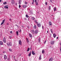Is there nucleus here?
Wrapping results in <instances>:
<instances>
[{"mask_svg":"<svg viewBox=\"0 0 61 61\" xmlns=\"http://www.w3.org/2000/svg\"><path fill=\"white\" fill-rule=\"evenodd\" d=\"M3 22H3L4 23V22H5V20H3Z\"/></svg>","mask_w":61,"mask_h":61,"instance_id":"a18cd8bd","label":"nucleus"},{"mask_svg":"<svg viewBox=\"0 0 61 61\" xmlns=\"http://www.w3.org/2000/svg\"><path fill=\"white\" fill-rule=\"evenodd\" d=\"M19 45H20V46H22V41H21L20 40H19Z\"/></svg>","mask_w":61,"mask_h":61,"instance_id":"7ed1b4c3","label":"nucleus"},{"mask_svg":"<svg viewBox=\"0 0 61 61\" xmlns=\"http://www.w3.org/2000/svg\"><path fill=\"white\" fill-rule=\"evenodd\" d=\"M27 42L28 44L29 43V40H27Z\"/></svg>","mask_w":61,"mask_h":61,"instance_id":"f704fd0d","label":"nucleus"},{"mask_svg":"<svg viewBox=\"0 0 61 61\" xmlns=\"http://www.w3.org/2000/svg\"><path fill=\"white\" fill-rule=\"evenodd\" d=\"M9 58L10 59V56H9Z\"/></svg>","mask_w":61,"mask_h":61,"instance_id":"09e8293b","label":"nucleus"},{"mask_svg":"<svg viewBox=\"0 0 61 61\" xmlns=\"http://www.w3.org/2000/svg\"><path fill=\"white\" fill-rule=\"evenodd\" d=\"M7 4V2H5L3 3V4H4V5H5V4Z\"/></svg>","mask_w":61,"mask_h":61,"instance_id":"2f4dec72","label":"nucleus"},{"mask_svg":"<svg viewBox=\"0 0 61 61\" xmlns=\"http://www.w3.org/2000/svg\"><path fill=\"white\" fill-rule=\"evenodd\" d=\"M26 40H28V38H26Z\"/></svg>","mask_w":61,"mask_h":61,"instance_id":"8fccbe9b","label":"nucleus"},{"mask_svg":"<svg viewBox=\"0 0 61 61\" xmlns=\"http://www.w3.org/2000/svg\"><path fill=\"white\" fill-rule=\"evenodd\" d=\"M31 32H32V33H33V34H35V31L34 30H31Z\"/></svg>","mask_w":61,"mask_h":61,"instance_id":"9b49d317","label":"nucleus"},{"mask_svg":"<svg viewBox=\"0 0 61 61\" xmlns=\"http://www.w3.org/2000/svg\"><path fill=\"white\" fill-rule=\"evenodd\" d=\"M37 25L38 27H41V24H40V23H38L37 24Z\"/></svg>","mask_w":61,"mask_h":61,"instance_id":"20e7f679","label":"nucleus"},{"mask_svg":"<svg viewBox=\"0 0 61 61\" xmlns=\"http://www.w3.org/2000/svg\"><path fill=\"white\" fill-rule=\"evenodd\" d=\"M41 55H40V57H39V60H41Z\"/></svg>","mask_w":61,"mask_h":61,"instance_id":"c85d7f7f","label":"nucleus"},{"mask_svg":"<svg viewBox=\"0 0 61 61\" xmlns=\"http://www.w3.org/2000/svg\"><path fill=\"white\" fill-rule=\"evenodd\" d=\"M39 0H36V2H39Z\"/></svg>","mask_w":61,"mask_h":61,"instance_id":"ea45409f","label":"nucleus"},{"mask_svg":"<svg viewBox=\"0 0 61 61\" xmlns=\"http://www.w3.org/2000/svg\"><path fill=\"white\" fill-rule=\"evenodd\" d=\"M49 10H50L51 9V7L50 6H49L48 7Z\"/></svg>","mask_w":61,"mask_h":61,"instance_id":"a878e982","label":"nucleus"},{"mask_svg":"<svg viewBox=\"0 0 61 61\" xmlns=\"http://www.w3.org/2000/svg\"><path fill=\"white\" fill-rule=\"evenodd\" d=\"M42 29H44V27H43V26H42Z\"/></svg>","mask_w":61,"mask_h":61,"instance_id":"3c124183","label":"nucleus"},{"mask_svg":"<svg viewBox=\"0 0 61 61\" xmlns=\"http://www.w3.org/2000/svg\"><path fill=\"white\" fill-rule=\"evenodd\" d=\"M53 35L54 37V38H55L56 37V35L55 34V33H54Z\"/></svg>","mask_w":61,"mask_h":61,"instance_id":"dca6fc26","label":"nucleus"},{"mask_svg":"<svg viewBox=\"0 0 61 61\" xmlns=\"http://www.w3.org/2000/svg\"><path fill=\"white\" fill-rule=\"evenodd\" d=\"M47 33H48V31H47Z\"/></svg>","mask_w":61,"mask_h":61,"instance_id":"bf43d9fd","label":"nucleus"},{"mask_svg":"<svg viewBox=\"0 0 61 61\" xmlns=\"http://www.w3.org/2000/svg\"><path fill=\"white\" fill-rule=\"evenodd\" d=\"M42 53L43 54H44V53H45V50H42Z\"/></svg>","mask_w":61,"mask_h":61,"instance_id":"5701e85b","label":"nucleus"},{"mask_svg":"<svg viewBox=\"0 0 61 61\" xmlns=\"http://www.w3.org/2000/svg\"><path fill=\"white\" fill-rule=\"evenodd\" d=\"M46 41L44 42V44H46Z\"/></svg>","mask_w":61,"mask_h":61,"instance_id":"79ce46f5","label":"nucleus"},{"mask_svg":"<svg viewBox=\"0 0 61 61\" xmlns=\"http://www.w3.org/2000/svg\"><path fill=\"white\" fill-rule=\"evenodd\" d=\"M7 44L8 46H11L12 45V42L9 41H8L7 42Z\"/></svg>","mask_w":61,"mask_h":61,"instance_id":"f257e3e1","label":"nucleus"},{"mask_svg":"<svg viewBox=\"0 0 61 61\" xmlns=\"http://www.w3.org/2000/svg\"><path fill=\"white\" fill-rule=\"evenodd\" d=\"M35 33H36V34H37V33H38V30H35Z\"/></svg>","mask_w":61,"mask_h":61,"instance_id":"4be33fe9","label":"nucleus"},{"mask_svg":"<svg viewBox=\"0 0 61 61\" xmlns=\"http://www.w3.org/2000/svg\"><path fill=\"white\" fill-rule=\"evenodd\" d=\"M31 55V51L29 53L28 55L29 56H30Z\"/></svg>","mask_w":61,"mask_h":61,"instance_id":"aec40b11","label":"nucleus"},{"mask_svg":"<svg viewBox=\"0 0 61 61\" xmlns=\"http://www.w3.org/2000/svg\"><path fill=\"white\" fill-rule=\"evenodd\" d=\"M19 8H20V7H21V5H19Z\"/></svg>","mask_w":61,"mask_h":61,"instance_id":"c03bdc74","label":"nucleus"},{"mask_svg":"<svg viewBox=\"0 0 61 61\" xmlns=\"http://www.w3.org/2000/svg\"><path fill=\"white\" fill-rule=\"evenodd\" d=\"M26 17H27V18H28V17H29V16H28V15L27 14L26 15Z\"/></svg>","mask_w":61,"mask_h":61,"instance_id":"c756f323","label":"nucleus"},{"mask_svg":"<svg viewBox=\"0 0 61 61\" xmlns=\"http://www.w3.org/2000/svg\"><path fill=\"white\" fill-rule=\"evenodd\" d=\"M13 32H12V31H11L10 32V34H12Z\"/></svg>","mask_w":61,"mask_h":61,"instance_id":"37998d69","label":"nucleus"},{"mask_svg":"<svg viewBox=\"0 0 61 61\" xmlns=\"http://www.w3.org/2000/svg\"><path fill=\"white\" fill-rule=\"evenodd\" d=\"M4 57L5 59H7V56L5 55H4Z\"/></svg>","mask_w":61,"mask_h":61,"instance_id":"6e6552de","label":"nucleus"},{"mask_svg":"<svg viewBox=\"0 0 61 61\" xmlns=\"http://www.w3.org/2000/svg\"><path fill=\"white\" fill-rule=\"evenodd\" d=\"M16 33L17 36H18V31H17L16 32Z\"/></svg>","mask_w":61,"mask_h":61,"instance_id":"cd10ccee","label":"nucleus"},{"mask_svg":"<svg viewBox=\"0 0 61 61\" xmlns=\"http://www.w3.org/2000/svg\"><path fill=\"white\" fill-rule=\"evenodd\" d=\"M7 25H8V24H7Z\"/></svg>","mask_w":61,"mask_h":61,"instance_id":"338daca9","label":"nucleus"},{"mask_svg":"<svg viewBox=\"0 0 61 61\" xmlns=\"http://www.w3.org/2000/svg\"><path fill=\"white\" fill-rule=\"evenodd\" d=\"M33 2L34 3V0H33Z\"/></svg>","mask_w":61,"mask_h":61,"instance_id":"6e6d98bb","label":"nucleus"},{"mask_svg":"<svg viewBox=\"0 0 61 61\" xmlns=\"http://www.w3.org/2000/svg\"><path fill=\"white\" fill-rule=\"evenodd\" d=\"M4 24V22H2L1 24V25H2L3 24Z\"/></svg>","mask_w":61,"mask_h":61,"instance_id":"72a5a7b5","label":"nucleus"},{"mask_svg":"<svg viewBox=\"0 0 61 61\" xmlns=\"http://www.w3.org/2000/svg\"><path fill=\"white\" fill-rule=\"evenodd\" d=\"M19 5H20L21 4V3L22 2V1H21V0H19Z\"/></svg>","mask_w":61,"mask_h":61,"instance_id":"412c9836","label":"nucleus"},{"mask_svg":"<svg viewBox=\"0 0 61 61\" xmlns=\"http://www.w3.org/2000/svg\"><path fill=\"white\" fill-rule=\"evenodd\" d=\"M49 25H52V23H51V22L50 21L49 22Z\"/></svg>","mask_w":61,"mask_h":61,"instance_id":"2eb2a0df","label":"nucleus"},{"mask_svg":"<svg viewBox=\"0 0 61 61\" xmlns=\"http://www.w3.org/2000/svg\"><path fill=\"white\" fill-rule=\"evenodd\" d=\"M12 20V19H9V21H10V20Z\"/></svg>","mask_w":61,"mask_h":61,"instance_id":"49530a36","label":"nucleus"},{"mask_svg":"<svg viewBox=\"0 0 61 61\" xmlns=\"http://www.w3.org/2000/svg\"><path fill=\"white\" fill-rule=\"evenodd\" d=\"M56 7L54 8V11H56Z\"/></svg>","mask_w":61,"mask_h":61,"instance_id":"393cba45","label":"nucleus"},{"mask_svg":"<svg viewBox=\"0 0 61 61\" xmlns=\"http://www.w3.org/2000/svg\"><path fill=\"white\" fill-rule=\"evenodd\" d=\"M25 19H26L25 18Z\"/></svg>","mask_w":61,"mask_h":61,"instance_id":"774afa93","label":"nucleus"},{"mask_svg":"<svg viewBox=\"0 0 61 61\" xmlns=\"http://www.w3.org/2000/svg\"><path fill=\"white\" fill-rule=\"evenodd\" d=\"M35 22H36V20H35Z\"/></svg>","mask_w":61,"mask_h":61,"instance_id":"e2e57ef3","label":"nucleus"},{"mask_svg":"<svg viewBox=\"0 0 61 61\" xmlns=\"http://www.w3.org/2000/svg\"><path fill=\"white\" fill-rule=\"evenodd\" d=\"M31 48H30V50H31Z\"/></svg>","mask_w":61,"mask_h":61,"instance_id":"69168bd1","label":"nucleus"},{"mask_svg":"<svg viewBox=\"0 0 61 61\" xmlns=\"http://www.w3.org/2000/svg\"><path fill=\"white\" fill-rule=\"evenodd\" d=\"M3 44V42L2 41H0V45H2Z\"/></svg>","mask_w":61,"mask_h":61,"instance_id":"ddd939ff","label":"nucleus"},{"mask_svg":"<svg viewBox=\"0 0 61 61\" xmlns=\"http://www.w3.org/2000/svg\"><path fill=\"white\" fill-rule=\"evenodd\" d=\"M49 61H52L53 60V58L51 57L49 59Z\"/></svg>","mask_w":61,"mask_h":61,"instance_id":"423d86ee","label":"nucleus"},{"mask_svg":"<svg viewBox=\"0 0 61 61\" xmlns=\"http://www.w3.org/2000/svg\"><path fill=\"white\" fill-rule=\"evenodd\" d=\"M17 3H15V5H17Z\"/></svg>","mask_w":61,"mask_h":61,"instance_id":"13d9d810","label":"nucleus"},{"mask_svg":"<svg viewBox=\"0 0 61 61\" xmlns=\"http://www.w3.org/2000/svg\"><path fill=\"white\" fill-rule=\"evenodd\" d=\"M2 2V0H0V3H1Z\"/></svg>","mask_w":61,"mask_h":61,"instance_id":"864d4df0","label":"nucleus"},{"mask_svg":"<svg viewBox=\"0 0 61 61\" xmlns=\"http://www.w3.org/2000/svg\"><path fill=\"white\" fill-rule=\"evenodd\" d=\"M11 3L12 5H14L15 3V2L14 1V0H12L11 1Z\"/></svg>","mask_w":61,"mask_h":61,"instance_id":"39448f33","label":"nucleus"},{"mask_svg":"<svg viewBox=\"0 0 61 61\" xmlns=\"http://www.w3.org/2000/svg\"><path fill=\"white\" fill-rule=\"evenodd\" d=\"M20 32H21V29H20Z\"/></svg>","mask_w":61,"mask_h":61,"instance_id":"052dcab7","label":"nucleus"},{"mask_svg":"<svg viewBox=\"0 0 61 61\" xmlns=\"http://www.w3.org/2000/svg\"><path fill=\"white\" fill-rule=\"evenodd\" d=\"M38 40L39 43H40V42H41V41H40V38H39Z\"/></svg>","mask_w":61,"mask_h":61,"instance_id":"bb28decb","label":"nucleus"},{"mask_svg":"<svg viewBox=\"0 0 61 61\" xmlns=\"http://www.w3.org/2000/svg\"><path fill=\"white\" fill-rule=\"evenodd\" d=\"M32 55H36V53H35V52H34V51H32Z\"/></svg>","mask_w":61,"mask_h":61,"instance_id":"1a4fd4ad","label":"nucleus"},{"mask_svg":"<svg viewBox=\"0 0 61 61\" xmlns=\"http://www.w3.org/2000/svg\"><path fill=\"white\" fill-rule=\"evenodd\" d=\"M12 36H10L9 37V38L10 39H11V38H12Z\"/></svg>","mask_w":61,"mask_h":61,"instance_id":"473e14b6","label":"nucleus"},{"mask_svg":"<svg viewBox=\"0 0 61 61\" xmlns=\"http://www.w3.org/2000/svg\"><path fill=\"white\" fill-rule=\"evenodd\" d=\"M58 37H57L56 38V39H58Z\"/></svg>","mask_w":61,"mask_h":61,"instance_id":"4d7b16f0","label":"nucleus"},{"mask_svg":"<svg viewBox=\"0 0 61 61\" xmlns=\"http://www.w3.org/2000/svg\"><path fill=\"white\" fill-rule=\"evenodd\" d=\"M51 33H53V30H52V29H51Z\"/></svg>","mask_w":61,"mask_h":61,"instance_id":"c9c22d12","label":"nucleus"},{"mask_svg":"<svg viewBox=\"0 0 61 61\" xmlns=\"http://www.w3.org/2000/svg\"><path fill=\"white\" fill-rule=\"evenodd\" d=\"M3 41L4 43H6V40H5V38L4 37L3 38Z\"/></svg>","mask_w":61,"mask_h":61,"instance_id":"0eeeda50","label":"nucleus"},{"mask_svg":"<svg viewBox=\"0 0 61 61\" xmlns=\"http://www.w3.org/2000/svg\"><path fill=\"white\" fill-rule=\"evenodd\" d=\"M27 6H26V5H23V7L24 8H26V7H27Z\"/></svg>","mask_w":61,"mask_h":61,"instance_id":"f3484780","label":"nucleus"},{"mask_svg":"<svg viewBox=\"0 0 61 61\" xmlns=\"http://www.w3.org/2000/svg\"><path fill=\"white\" fill-rule=\"evenodd\" d=\"M15 59V61H16V60H15V59Z\"/></svg>","mask_w":61,"mask_h":61,"instance_id":"680f3d73","label":"nucleus"},{"mask_svg":"<svg viewBox=\"0 0 61 61\" xmlns=\"http://www.w3.org/2000/svg\"><path fill=\"white\" fill-rule=\"evenodd\" d=\"M55 41H51V45H54V43H55Z\"/></svg>","mask_w":61,"mask_h":61,"instance_id":"f03ea898","label":"nucleus"},{"mask_svg":"<svg viewBox=\"0 0 61 61\" xmlns=\"http://www.w3.org/2000/svg\"><path fill=\"white\" fill-rule=\"evenodd\" d=\"M50 2L51 3V2H52V0H50Z\"/></svg>","mask_w":61,"mask_h":61,"instance_id":"603ef678","label":"nucleus"},{"mask_svg":"<svg viewBox=\"0 0 61 61\" xmlns=\"http://www.w3.org/2000/svg\"><path fill=\"white\" fill-rule=\"evenodd\" d=\"M45 3H46V5H47V2H46Z\"/></svg>","mask_w":61,"mask_h":61,"instance_id":"a19ab883","label":"nucleus"},{"mask_svg":"<svg viewBox=\"0 0 61 61\" xmlns=\"http://www.w3.org/2000/svg\"><path fill=\"white\" fill-rule=\"evenodd\" d=\"M7 60H8V61H9L10 60V59L9 58H7Z\"/></svg>","mask_w":61,"mask_h":61,"instance_id":"e433bc0d","label":"nucleus"},{"mask_svg":"<svg viewBox=\"0 0 61 61\" xmlns=\"http://www.w3.org/2000/svg\"><path fill=\"white\" fill-rule=\"evenodd\" d=\"M30 50V48H28L27 49V52H28Z\"/></svg>","mask_w":61,"mask_h":61,"instance_id":"b1692460","label":"nucleus"},{"mask_svg":"<svg viewBox=\"0 0 61 61\" xmlns=\"http://www.w3.org/2000/svg\"><path fill=\"white\" fill-rule=\"evenodd\" d=\"M15 26H16L18 27V25H15Z\"/></svg>","mask_w":61,"mask_h":61,"instance_id":"5fc2aeb1","label":"nucleus"},{"mask_svg":"<svg viewBox=\"0 0 61 61\" xmlns=\"http://www.w3.org/2000/svg\"><path fill=\"white\" fill-rule=\"evenodd\" d=\"M35 2L36 3V5H37L38 4V2H36V0H35Z\"/></svg>","mask_w":61,"mask_h":61,"instance_id":"9d476101","label":"nucleus"},{"mask_svg":"<svg viewBox=\"0 0 61 61\" xmlns=\"http://www.w3.org/2000/svg\"><path fill=\"white\" fill-rule=\"evenodd\" d=\"M60 51H61V46L60 47Z\"/></svg>","mask_w":61,"mask_h":61,"instance_id":"58836bf2","label":"nucleus"},{"mask_svg":"<svg viewBox=\"0 0 61 61\" xmlns=\"http://www.w3.org/2000/svg\"><path fill=\"white\" fill-rule=\"evenodd\" d=\"M33 28L34 29H36V25H35L33 27Z\"/></svg>","mask_w":61,"mask_h":61,"instance_id":"f8f14e48","label":"nucleus"},{"mask_svg":"<svg viewBox=\"0 0 61 61\" xmlns=\"http://www.w3.org/2000/svg\"><path fill=\"white\" fill-rule=\"evenodd\" d=\"M25 4H27V3H26V1H25Z\"/></svg>","mask_w":61,"mask_h":61,"instance_id":"4c0bfd02","label":"nucleus"},{"mask_svg":"<svg viewBox=\"0 0 61 61\" xmlns=\"http://www.w3.org/2000/svg\"><path fill=\"white\" fill-rule=\"evenodd\" d=\"M15 57L14 56V59H15Z\"/></svg>","mask_w":61,"mask_h":61,"instance_id":"0e129e2a","label":"nucleus"},{"mask_svg":"<svg viewBox=\"0 0 61 61\" xmlns=\"http://www.w3.org/2000/svg\"><path fill=\"white\" fill-rule=\"evenodd\" d=\"M8 6V5H5L4 7V8H7V9L8 8V7H7Z\"/></svg>","mask_w":61,"mask_h":61,"instance_id":"4468645a","label":"nucleus"},{"mask_svg":"<svg viewBox=\"0 0 61 61\" xmlns=\"http://www.w3.org/2000/svg\"><path fill=\"white\" fill-rule=\"evenodd\" d=\"M9 50L10 51L12 52V50L11 49H9Z\"/></svg>","mask_w":61,"mask_h":61,"instance_id":"7c9ffc66","label":"nucleus"},{"mask_svg":"<svg viewBox=\"0 0 61 61\" xmlns=\"http://www.w3.org/2000/svg\"><path fill=\"white\" fill-rule=\"evenodd\" d=\"M31 19L33 20H35V18L34 17H32Z\"/></svg>","mask_w":61,"mask_h":61,"instance_id":"6ab92c4d","label":"nucleus"},{"mask_svg":"<svg viewBox=\"0 0 61 61\" xmlns=\"http://www.w3.org/2000/svg\"><path fill=\"white\" fill-rule=\"evenodd\" d=\"M29 35L30 37H32V35L30 34H29Z\"/></svg>","mask_w":61,"mask_h":61,"instance_id":"a211bd4d","label":"nucleus"},{"mask_svg":"<svg viewBox=\"0 0 61 61\" xmlns=\"http://www.w3.org/2000/svg\"><path fill=\"white\" fill-rule=\"evenodd\" d=\"M34 2H33L32 3V5H34Z\"/></svg>","mask_w":61,"mask_h":61,"instance_id":"de8ad7c7","label":"nucleus"}]
</instances>
